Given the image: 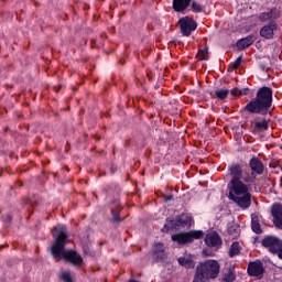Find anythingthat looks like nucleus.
<instances>
[{
  "label": "nucleus",
  "instance_id": "nucleus-1",
  "mask_svg": "<svg viewBox=\"0 0 282 282\" xmlns=\"http://www.w3.org/2000/svg\"><path fill=\"white\" fill-rule=\"evenodd\" d=\"M229 175L231 177L227 185L229 191V199L234 202L241 210H248L252 206V194L248 184L252 182L250 174L243 177V165L240 163H232L228 166Z\"/></svg>",
  "mask_w": 282,
  "mask_h": 282
},
{
  "label": "nucleus",
  "instance_id": "nucleus-2",
  "mask_svg": "<svg viewBox=\"0 0 282 282\" xmlns=\"http://www.w3.org/2000/svg\"><path fill=\"white\" fill-rule=\"evenodd\" d=\"M67 227L65 225H57L53 228V239H55L51 247V254L54 259H63L73 265H80L83 257L75 250L65 251L67 243Z\"/></svg>",
  "mask_w": 282,
  "mask_h": 282
},
{
  "label": "nucleus",
  "instance_id": "nucleus-3",
  "mask_svg": "<svg viewBox=\"0 0 282 282\" xmlns=\"http://www.w3.org/2000/svg\"><path fill=\"white\" fill-rule=\"evenodd\" d=\"M270 107H272V88L261 87L257 93V97L247 104L245 109L249 113H262V116H265L270 111Z\"/></svg>",
  "mask_w": 282,
  "mask_h": 282
},
{
  "label": "nucleus",
  "instance_id": "nucleus-4",
  "mask_svg": "<svg viewBox=\"0 0 282 282\" xmlns=\"http://www.w3.org/2000/svg\"><path fill=\"white\" fill-rule=\"evenodd\" d=\"M219 270H221V265L217 260L202 262L196 268L193 282H208L210 279H217L219 276Z\"/></svg>",
  "mask_w": 282,
  "mask_h": 282
},
{
  "label": "nucleus",
  "instance_id": "nucleus-5",
  "mask_svg": "<svg viewBox=\"0 0 282 282\" xmlns=\"http://www.w3.org/2000/svg\"><path fill=\"white\" fill-rule=\"evenodd\" d=\"M193 216L191 214H181L173 218H166L164 227L161 229L163 232H171V230H177V228H186V226H192Z\"/></svg>",
  "mask_w": 282,
  "mask_h": 282
},
{
  "label": "nucleus",
  "instance_id": "nucleus-6",
  "mask_svg": "<svg viewBox=\"0 0 282 282\" xmlns=\"http://www.w3.org/2000/svg\"><path fill=\"white\" fill-rule=\"evenodd\" d=\"M203 238V230L182 231L172 235V241H175L176 243H178V246H186V243H193V241Z\"/></svg>",
  "mask_w": 282,
  "mask_h": 282
},
{
  "label": "nucleus",
  "instance_id": "nucleus-7",
  "mask_svg": "<svg viewBox=\"0 0 282 282\" xmlns=\"http://www.w3.org/2000/svg\"><path fill=\"white\" fill-rule=\"evenodd\" d=\"M261 247L265 248L271 254H276L280 259H282V239L268 235L264 236L261 240Z\"/></svg>",
  "mask_w": 282,
  "mask_h": 282
},
{
  "label": "nucleus",
  "instance_id": "nucleus-8",
  "mask_svg": "<svg viewBox=\"0 0 282 282\" xmlns=\"http://www.w3.org/2000/svg\"><path fill=\"white\" fill-rule=\"evenodd\" d=\"M178 25L183 36H191V34L197 30V22L188 15L181 18L178 20Z\"/></svg>",
  "mask_w": 282,
  "mask_h": 282
},
{
  "label": "nucleus",
  "instance_id": "nucleus-9",
  "mask_svg": "<svg viewBox=\"0 0 282 282\" xmlns=\"http://www.w3.org/2000/svg\"><path fill=\"white\" fill-rule=\"evenodd\" d=\"M247 273L254 279H263V274H265V265H263L261 260L251 261L248 264Z\"/></svg>",
  "mask_w": 282,
  "mask_h": 282
},
{
  "label": "nucleus",
  "instance_id": "nucleus-10",
  "mask_svg": "<svg viewBox=\"0 0 282 282\" xmlns=\"http://www.w3.org/2000/svg\"><path fill=\"white\" fill-rule=\"evenodd\" d=\"M205 243L208 246V248H215V250H219L224 243V240L217 231H210L205 236Z\"/></svg>",
  "mask_w": 282,
  "mask_h": 282
},
{
  "label": "nucleus",
  "instance_id": "nucleus-11",
  "mask_svg": "<svg viewBox=\"0 0 282 282\" xmlns=\"http://www.w3.org/2000/svg\"><path fill=\"white\" fill-rule=\"evenodd\" d=\"M249 167L251 169L253 180L257 177V175H263V171H265V165H263V162H261L257 156L250 159Z\"/></svg>",
  "mask_w": 282,
  "mask_h": 282
},
{
  "label": "nucleus",
  "instance_id": "nucleus-12",
  "mask_svg": "<svg viewBox=\"0 0 282 282\" xmlns=\"http://www.w3.org/2000/svg\"><path fill=\"white\" fill-rule=\"evenodd\" d=\"M152 257L156 262L164 261V259H166V252L164 251V243L162 242L154 243Z\"/></svg>",
  "mask_w": 282,
  "mask_h": 282
},
{
  "label": "nucleus",
  "instance_id": "nucleus-13",
  "mask_svg": "<svg viewBox=\"0 0 282 282\" xmlns=\"http://www.w3.org/2000/svg\"><path fill=\"white\" fill-rule=\"evenodd\" d=\"M270 129V121L263 119L261 121H251V131L252 133H261Z\"/></svg>",
  "mask_w": 282,
  "mask_h": 282
},
{
  "label": "nucleus",
  "instance_id": "nucleus-14",
  "mask_svg": "<svg viewBox=\"0 0 282 282\" xmlns=\"http://www.w3.org/2000/svg\"><path fill=\"white\" fill-rule=\"evenodd\" d=\"M193 3V0H172V8L174 12H186Z\"/></svg>",
  "mask_w": 282,
  "mask_h": 282
},
{
  "label": "nucleus",
  "instance_id": "nucleus-15",
  "mask_svg": "<svg viewBox=\"0 0 282 282\" xmlns=\"http://www.w3.org/2000/svg\"><path fill=\"white\" fill-rule=\"evenodd\" d=\"M274 30H276V24L274 22H270L260 29V36L267 40L274 39Z\"/></svg>",
  "mask_w": 282,
  "mask_h": 282
},
{
  "label": "nucleus",
  "instance_id": "nucleus-16",
  "mask_svg": "<svg viewBox=\"0 0 282 282\" xmlns=\"http://www.w3.org/2000/svg\"><path fill=\"white\" fill-rule=\"evenodd\" d=\"M278 18H279V9L276 8H272L267 12H261L258 17L261 23H265V21H270L272 19H278Z\"/></svg>",
  "mask_w": 282,
  "mask_h": 282
},
{
  "label": "nucleus",
  "instance_id": "nucleus-17",
  "mask_svg": "<svg viewBox=\"0 0 282 282\" xmlns=\"http://www.w3.org/2000/svg\"><path fill=\"white\" fill-rule=\"evenodd\" d=\"M254 41H257V37H254L253 34L247 35L246 37L237 41V47L238 50H248V47H250Z\"/></svg>",
  "mask_w": 282,
  "mask_h": 282
},
{
  "label": "nucleus",
  "instance_id": "nucleus-18",
  "mask_svg": "<svg viewBox=\"0 0 282 282\" xmlns=\"http://www.w3.org/2000/svg\"><path fill=\"white\" fill-rule=\"evenodd\" d=\"M251 230L256 235H263V229L261 228V218L257 214H251Z\"/></svg>",
  "mask_w": 282,
  "mask_h": 282
},
{
  "label": "nucleus",
  "instance_id": "nucleus-19",
  "mask_svg": "<svg viewBox=\"0 0 282 282\" xmlns=\"http://www.w3.org/2000/svg\"><path fill=\"white\" fill-rule=\"evenodd\" d=\"M177 262L187 270H193V268H195V260H193V257L188 254L180 257Z\"/></svg>",
  "mask_w": 282,
  "mask_h": 282
},
{
  "label": "nucleus",
  "instance_id": "nucleus-20",
  "mask_svg": "<svg viewBox=\"0 0 282 282\" xmlns=\"http://www.w3.org/2000/svg\"><path fill=\"white\" fill-rule=\"evenodd\" d=\"M241 253V245L239 241H234L229 248L228 257L232 259L234 257H238Z\"/></svg>",
  "mask_w": 282,
  "mask_h": 282
},
{
  "label": "nucleus",
  "instance_id": "nucleus-21",
  "mask_svg": "<svg viewBox=\"0 0 282 282\" xmlns=\"http://www.w3.org/2000/svg\"><path fill=\"white\" fill-rule=\"evenodd\" d=\"M272 217H282V205L281 203H274L271 207Z\"/></svg>",
  "mask_w": 282,
  "mask_h": 282
},
{
  "label": "nucleus",
  "instance_id": "nucleus-22",
  "mask_svg": "<svg viewBox=\"0 0 282 282\" xmlns=\"http://www.w3.org/2000/svg\"><path fill=\"white\" fill-rule=\"evenodd\" d=\"M227 232L231 237L237 238L241 234V229H240L239 225H230L227 229Z\"/></svg>",
  "mask_w": 282,
  "mask_h": 282
},
{
  "label": "nucleus",
  "instance_id": "nucleus-23",
  "mask_svg": "<svg viewBox=\"0 0 282 282\" xmlns=\"http://www.w3.org/2000/svg\"><path fill=\"white\" fill-rule=\"evenodd\" d=\"M235 279H237V273H235L234 269H229L228 272L223 275L224 282H235Z\"/></svg>",
  "mask_w": 282,
  "mask_h": 282
},
{
  "label": "nucleus",
  "instance_id": "nucleus-24",
  "mask_svg": "<svg viewBox=\"0 0 282 282\" xmlns=\"http://www.w3.org/2000/svg\"><path fill=\"white\" fill-rule=\"evenodd\" d=\"M228 94H230V90L228 89H218L215 91V96L219 98V100H226L228 98Z\"/></svg>",
  "mask_w": 282,
  "mask_h": 282
},
{
  "label": "nucleus",
  "instance_id": "nucleus-25",
  "mask_svg": "<svg viewBox=\"0 0 282 282\" xmlns=\"http://www.w3.org/2000/svg\"><path fill=\"white\" fill-rule=\"evenodd\" d=\"M197 58L198 61H208V47L199 48Z\"/></svg>",
  "mask_w": 282,
  "mask_h": 282
},
{
  "label": "nucleus",
  "instance_id": "nucleus-26",
  "mask_svg": "<svg viewBox=\"0 0 282 282\" xmlns=\"http://www.w3.org/2000/svg\"><path fill=\"white\" fill-rule=\"evenodd\" d=\"M191 8L195 13L204 12V7L197 1H192Z\"/></svg>",
  "mask_w": 282,
  "mask_h": 282
},
{
  "label": "nucleus",
  "instance_id": "nucleus-27",
  "mask_svg": "<svg viewBox=\"0 0 282 282\" xmlns=\"http://www.w3.org/2000/svg\"><path fill=\"white\" fill-rule=\"evenodd\" d=\"M59 279L61 281H64V282H73L72 281V274L69 273V271H64L59 274Z\"/></svg>",
  "mask_w": 282,
  "mask_h": 282
},
{
  "label": "nucleus",
  "instance_id": "nucleus-28",
  "mask_svg": "<svg viewBox=\"0 0 282 282\" xmlns=\"http://www.w3.org/2000/svg\"><path fill=\"white\" fill-rule=\"evenodd\" d=\"M273 224L275 228H279V230H282V216L274 217Z\"/></svg>",
  "mask_w": 282,
  "mask_h": 282
},
{
  "label": "nucleus",
  "instance_id": "nucleus-29",
  "mask_svg": "<svg viewBox=\"0 0 282 282\" xmlns=\"http://www.w3.org/2000/svg\"><path fill=\"white\" fill-rule=\"evenodd\" d=\"M1 219L6 226H10V224H12V216L10 214L3 215Z\"/></svg>",
  "mask_w": 282,
  "mask_h": 282
},
{
  "label": "nucleus",
  "instance_id": "nucleus-30",
  "mask_svg": "<svg viewBox=\"0 0 282 282\" xmlns=\"http://www.w3.org/2000/svg\"><path fill=\"white\" fill-rule=\"evenodd\" d=\"M242 61H243L242 56L237 57V59L234 62V68L237 69V67L241 65Z\"/></svg>",
  "mask_w": 282,
  "mask_h": 282
},
{
  "label": "nucleus",
  "instance_id": "nucleus-31",
  "mask_svg": "<svg viewBox=\"0 0 282 282\" xmlns=\"http://www.w3.org/2000/svg\"><path fill=\"white\" fill-rule=\"evenodd\" d=\"M231 96H241V89L239 88H232L230 90Z\"/></svg>",
  "mask_w": 282,
  "mask_h": 282
},
{
  "label": "nucleus",
  "instance_id": "nucleus-32",
  "mask_svg": "<svg viewBox=\"0 0 282 282\" xmlns=\"http://www.w3.org/2000/svg\"><path fill=\"white\" fill-rule=\"evenodd\" d=\"M249 91H250L249 88H242V89H240V96H248Z\"/></svg>",
  "mask_w": 282,
  "mask_h": 282
},
{
  "label": "nucleus",
  "instance_id": "nucleus-33",
  "mask_svg": "<svg viewBox=\"0 0 282 282\" xmlns=\"http://www.w3.org/2000/svg\"><path fill=\"white\" fill-rule=\"evenodd\" d=\"M112 219H113V221L119 223L120 221V214H115Z\"/></svg>",
  "mask_w": 282,
  "mask_h": 282
},
{
  "label": "nucleus",
  "instance_id": "nucleus-34",
  "mask_svg": "<svg viewBox=\"0 0 282 282\" xmlns=\"http://www.w3.org/2000/svg\"><path fill=\"white\" fill-rule=\"evenodd\" d=\"M171 200H173V196H166L165 197V202H171Z\"/></svg>",
  "mask_w": 282,
  "mask_h": 282
}]
</instances>
